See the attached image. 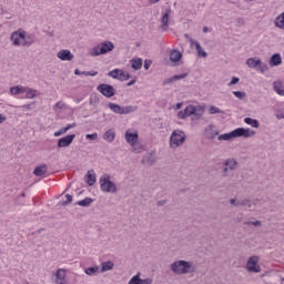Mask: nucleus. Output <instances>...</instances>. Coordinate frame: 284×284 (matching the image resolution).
I'll list each match as a JSON object with an SVG mask.
<instances>
[{
    "mask_svg": "<svg viewBox=\"0 0 284 284\" xmlns=\"http://www.w3.org/2000/svg\"><path fill=\"white\" fill-rule=\"evenodd\" d=\"M106 105L114 114H132V112H136L139 110V106L136 105L121 106L114 102H109Z\"/></svg>",
    "mask_w": 284,
    "mask_h": 284,
    "instance_id": "obj_4",
    "label": "nucleus"
},
{
    "mask_svg": "<svg viewBox=\"0 0 284 284\" xmlns=\"http://www.w3.org/2000/svg\"><path fill=\"white\" fill-rule=\"evenodd\" d=\"M102 138L106 143H112L116 139V132H114V129H110L103 133Z\"/></svg>",
    "mask_w": 284,
    "mask_h": 284,
    "instance_id": "obj_21",
    "label": "nucleus"
},
{
    "mask_svg": "<svg viewBox=\"0 0 284 284\" xmlns=\"http://www.w3.org/2000/svg\"><path fill=\"white\" fill-rule=\"evenodd\" d=\"M110 270H114V262L108 261V262H103L101 264V272L102 273L110 272Z\"/></svg>",
    "mask_w": 284,
    "mask_h": 284,
    "instance_id": "obj_31",
    "label": "nucleus"
},
{
    "mask_svg": "<svg viewBox=\"0 0 284 284\" xmlns=\"http://www.w3.org/2000/svg\"><path fill=\"white\" fill-rule=\"evenodd\" d=\"M234 97H236V99H245L247 97V93H245V91H234L233 92Z\"/></svg>",
    "mask_w": 284,
    "mask_h": 284,
    "instance_id": "obj_41",
    "label": "nucleus"
},
{
    "mask_svg": "<svg viewBox=\"0 0 284 284\" xmlns=\"http://www.w3.org/2000/svg\"><path fill=\"white\" fill-rule=\"evenodd\" d=\"M252 225H254L255 227H261V225H262V222L261 221H255V222H253L252 221Z\"/></svg>",
    "mask_w": 284,
    "mask_h": 284,
    "instance_id": "obj_58",
    "label": "nucleus"
},
{
    "mask_svg": "<svg viewBox=\"0 0 284 284\" xmlns=\"http://www.w3.org/2000/svg\"><path fill=\"white\" fill-rule=\"evenodd\" d=\"M243 222V215H237L235 217V223H242Z\"/></svg>",
    "mask_w": 284,
    "mask_h": 284,
    "instance_id": "obj_57",
    "label": "nucleus"
},
{
    "mask_svg": "<svg viewBox=\"0 0 284 284\" xmlns=\"http://www.w3.org/2000/svg\"><path fill=\"white\" fill-rule=\"evenodd\" d=\"M152 282H153L152 277H148L145 280L141 278V284H152Z\"/></svg>",
    "mask_w": 284,
    "mask_h": 284,
    "instance_id": "obj_51",
    "label": "nucleus"
},
{
    "mask_svg": "<svg viewBox=\"0 0 284 284\" xmlns=\"http://www.w3.org/2000/svg\"><path fill=\"white\" fill-rule=\"evenodd\" d=\"M194 47H195V50H196L199 57H203V59H205V57H207V52H205V50H203V47H201L200 42L195 41Z\"/></svg>",
    "mask_w": 284,
    "mask_h": 284,
    "instance_id": "obj_32",
    "label": "nucleus"
},
{
    "mask_svg": "<svg viewBox=\"0 0 284 284\" xmlns=\"http://www.w3.org/2000/svg\"><path fill=\"white\" fill-rule=\"evenodd\" d=\"M67 133H68V129L64 126V128L60 129L58 132H54L53 136H61Z\"/></svg>",
    "mask_w": 284,
    "mask_h": 284,
    "instance_id": "obj_43",
    "label": "nucleus"
},
{
    "mask_svg": "<svg viewBox=\"0 0 284 284\" xmlns=\"http://www.w3.org/2000/svg\"><path fill=\"white\" fill-rule=\"evenodd\" d=\"M134 83H136V79L131 80L126 85H128V88H130V87L134 85Z\"/></svg>",
    "mask_w": 284,
    "mask_h": 284,
    "instance_id": "obj_63",
    "label": "nucleus"
},
{
    "mask_svg": "<svg viewBox=\"0 0 284 284\" xmlns=\"http://www.w3.org/2000/svg\"><path fill=\"white\" fill-rule=\"evenodd\" d=\"M257 68L262 73L267 72V70H270V67H267V64L263 63L262 61H261V65H258Z\"/></svg>",
    "mask_w": 284,
    "mask_h": 284,
    "instance_id": "obj_46",
    "label": "nucleus"
},
{
    "mask_svg": "<svg viewBox=\"0 0 284 284\" xmlns=\"http://www.w3.org/2000/svg\"><path fill=\"white\" fill-rule=\"evenodd\" d=\"M131 68L133 70H141V68H143V59H141V58L132 59L131 60Z\"/></svg>",
    "mask_w": 284,
    "mask_h": 284,
    "instance_id": "obj_29",
    "label": "nucleus"
},
{
    "mask_svg": "<svg viewBox=\"0 0 284 284\" xmlns=\"http://www.w3.org/2000/svg\"><path fill=\"white\" fill-rule=\"evenodd\" d=\"M58 59L61 61H72L74 59V54L70 50H61L57 54Z\"/></svg>",
    "mask_w": 284,
    "mask_h": 284,
    "instance_id": "obj_15",
    "label": "nucleus"
},
{
    "mask_svg": "<svg viewBox=\"0 0 284 284\" xmlns=\"http://www.w3.org/2000/svg\"><path fill=\"white\" fill-rule=\"evenodd\" d=\"M126 143H130L134 148L135 143H139V133H132L130 130L125 132Z\"/></svg>",
    "mask_w": 284,
    "mask_h": 284,
    "instance_id": "obj_14",
    "label": "nucleus"
},
{
    "mask_svg": "<svg viewBox=\"0 0 284 284\" xmlns=\"http://www.w3.org/2000/svg\"><path fill=\"white\" fill-rule=\"evenodd\" d=\"M85 139H88V141H97V139H99V134L98 133L87 134Z\"/></svg>",
    "mask_w": 284,
    "mask_h": 284,
    "instance_id": "obj_44",
    "label": "nucleus"
},
{
    "mask_svg": "<svg viewBox=\"0 0 284 284\" xmlns=\"http://www.w3.org/2000/svg\"><path fill=\"white\" fill-rule=\"evenodd\" d=\"M97 103H99V98H97V95L94 100L92 98L90 99V105H97Z\"/></svg>",
    "mask_w": 284,
    "mask_h": 284,
    "instance_id": "obj_54",
    "label": "nucleus"
},
{
    "mask_svg": "<svg viewBox=\"0 0 284 284\" xmlns=\"http://www.w3.org/2000/svg\"><path fill=\"white\" fill-rule=\"evenodd\" d=\"M273 90L278 94V97H284V85L283 81H274L273 82Z\"/></svg>",
    "mask_w": 284,
    "mask_h": 284,
    "instance_id": "obj_22",
    "label": "nucleus"
},
{
    "mask_svg": "<svg viewBox=\"0 0 284 284\" xmlns=\"http://www.w3.org/2000/svg\"><path fill=\"white\" fill-rule=\"evenodd\" d=\"M204 134L206 139H210V141H214V139L219 136V130H216V126L214 124H210L207 128L204 129Z\"/></svg>",
    "mask_w": 284,
    "mask_h": 284,
    "instance_id": "obj_12",
    "label": "nucleus"
},
{
    "mask_svg": "<svg viewBox=\"0 0 284 284\" xmlns=\"http://www.w3.org/2000/svg\"><path fill=\"white\" fill-rule=\"evenodd\" d=\"M232 132H233V139H239L241 136L243 139H251V136H254V134H256V132H254L253 130L245 129V128H237Z\"/></svg>",
    "mask_w": 284,
    "mask_h": 284,
    "instance_id": "obj_8",
    "label": "nucleus"
},
{
    "mask_svg": "<svg viewBox=\"0 0 284 284\" xmlns=\"http://www.w3.org/2000/svg\"><path fill=\"white\" fill-rule=\"evenodd\" d=\"M34 43H37V38L31 34H26V31H24V38H22V47L30 48V45Z\"/></svg>",
    "mask_w": 284,
    "mask_h": 284,
    "instance_id": "obj_17",
    "label": "nucleus"
},
{
    "mask_svg": "<svg viewBox=\"0 0 284 284\" xmlns=\"http://www.w3.org/2000/svg\"><path fill=\"white\" fill-rule=\"evenodd\" d=\"M150 65H152V60L144 61V70H150Z\"/></svg>",
    "mask_w": 284,
    "mask_h": 284,
    "instance_id": "obj_50",
    "label": "nucleus"
},
{
    "mask_svg": "<svg viewBox=\"0 0 284 284\" xmlns=\"http://www.w3.org/2000/svg\"><path fill=\"white\" fill-rule=\"evenodd\" d=\"M7 116L6 115H3V114H0V124L1 123H4V121H7Z\"/></svg>",
    "mask_w": 284,
    "mask_h": 284,
    "instance_id": "obj_61",
    "label": "nucleus"
},
{
    "mask_svg": "<svg viewBox=\"0 0 284 284\" xmlns=\"http://www.w3.org/2000/svg\"><path fill=\"white\" fill-rule=\"evenodd\" d=\"M184 111L186 112V116H193L192 120L199 121L200 119L203 118L205 114V106L203 105H194V104H189Z\"/></svg>",
    "mask_w": 284,
    "mask_h": 284,
    "instance_id": "obj_5",
    "label": "nucleus"
},
{
    "mask_svg": "<svg viewBox=\"0 0 284 284\" xmlns=\"http://www.w3.org/2000/svg\"><path fill=\"white\" fill-rule=\"evenodd\" d=\"M28 99H37V90L34 89H27V95Z\"/></svg>",
    "mask_w": 284,
    "mask_h": 284,
    "instance_id": "obj_40",
    "label": "nucleus"
},
{
    "mask_svg": "<svg viewBox=\"0 0 284 284\" xmlns=\"http://www.w3.org/2000/svg\"><path fill=\"white\" fill-rule=\"evenodd\" d=\"M234 139V133L231 131L230 133H224L217 136V141H232Z\"/></svg>",
    "mask_w": 284,
    "mask_h": 284,
    "instance_id": "obj_33",
    "label": "nucleus"
},
{
    "mask_svg": "<svg viewBox=\"0 0 284 284\" xmlns=\"http://www.w3.org/2000/svg\"><path fill=\"white\" fill-rule=\"evenodd\" d=\"M108 77H111V79H121V70L114 69L108 73Z\"/></svg>",
    "mask_w": 284,
    "mask_h": 284,
    "instance_id": "obj_36",
    "label": "nucleus"
},
{
    "mask_svg": "<svg viewBox=\"0 0 284 284\" xmlns=\"http://www.w3.org/2000/svg\"><path fill=\"white\" fill-rule=\"evenodd\" d=\"M246 65H248L250 68L256 69V68H258V65H261V59H258V58H248L246 60Z\"/></svg>",
    "mask_w": 284,
    "mask_h": 284,
    "instance_id": "obj_26",
    "label": "nucleus"
},
{
    "mask_svg": "<svg viewBox=\"0 0 284 284\" xmlns=\"http://www.w3.org/2000/svg\"><path fill=\"white\" fill-rule=\"evenodd\" d=\"M283 63V58H281V53H274L270 59V65L272 68H276Z\"/></svg>",
    "mask_w": 284,
    "mask_h": 284,
    "instance_id": "obj_20",
    "label": "nucleus"
},
{
    "mask_svg": "<svg viewBox=\"0 0 284 284\" xmlns=\"http://www.w3.org/2000/svg\"><path fill=\"white\" fill-rule=\"evenodd\" d=\"M114 50L112 41H104L93 47L90 54L91 57H101V54H108Z\"/></svg>",
    "mask_w": 284,
    "mask_h": 284,
    "instance_id": "obj_3",
    "label": "nucleus"
},
{
    "mask_svg": "<svg viewBox=\"0 0 284 284\" xmlns=\"http://www.w3.org/2000/svg\"><path fill=\"white\" fill-rule=\"evenodd\" d=\"M180 59H183V53H181V51H179L176 49L171 50V52H170V61L172 63H178V61Z\"/></svg>",
    "mask_w": 284,
    "mask_h": 284,
    "instance_id": "obj_23",
    "label": "nucleus"
},
{
    "mask_svg": "<svg viewBox=\"0 0 284 284\" xmlns=\"http://www.w3.org/2000/svg\"><path fill=\"white\" fill-rule=\"evenodd\" d=\"M67 129V132L72 130V128H77V123H71V124H67V126H64Z\"/></svg>",
    "mask_w": 284,
    "mask_h": 284,
    "instance_id": "obj_55",
    "label": "nucleus"
},
{
    "mask_svg": "<svg viewBox=\"0 0 284 284\" xmlns=\"http://www.w3.org/2000/svg\"><path fill=\"white\" fill-rule=\"evenodd\" d=\"M185 132H183L182 130L173 131L170 138L171 148L176 149L180 145H183V143H185Z\"/></svg>",
    "mask_w": 284,
    "mask_h": 284,
    "instance_id": "obj_6",
    "label": "nucleus"
},
{
    "mask_svg": "<svg viewBox=\"0 0 284 284\" xmlns=\"http://www.w3.org/2000/svg\"><path fill=\"white\" fill-rule=\"evenodd\" d=\"M236 205H242V206L247 205L248 207H252V204H250V200H240L237 201Z\"/></svg>",
    "mask_w": 284,
    "mask_h": 284,
    "instance_id": "obj_45",
    "label": "nucleus"
},
{
    "mask_svg": "<svg viewBox=\"0 0 284 284\" xmlns=\"http://www.w3.org/2000/svg\"><path fill=\"white\" fill-rule=\"evenodd\" d=\"M246 267L248 272H254L255 274H258V272H261V266L258 265V256H251L247 260Z\"/></svg>",
    "mask_w": 284,
    "mask_h": 284,
    "instance_id": "obj_9",
    "label": "nucleus"
},
{
    "mask_svg": "<svg viewBox=\"0 0 284 284\" xmlns=\"http://www.w3.org/2000/svg\"><path fill=\"white\" fill-rule=\"evenodd\" d=\"M156 155L154 154V152H150L143 155L142 158V165H149L152 166L154 165V163H156Z\"/></svg>",
    "mask_w": 284,
    "mask_h": 284,
    "instance_id": "obj_13",
    "label": "nucleus"
},
{
    "mask_svg": "<svg viewBox=\"0 0 284 284\" xmlns=\"http://www.w3.org/2000/svg\"><path fill=\"white\" fill-rule=\"evenodd\" d=\"M275 116L278 121H281V119H284V113H277Z\"/></svg>",
    "mask_w": 284,
    "mask_h": 284,
    "instance_id": "obj_62",
    "label": "nucleus"
},
{
    "mask_svg": "<svg viewBox=\"0 0 284 284\" xmlns=\"http://www.w3.org/2000/svg\"><path fill=\"white\" fill-rule=\"evenodd\" d=\"M239 26H245V20L243 18L237 19Z\"/></svg>",
    "mask_w": 284,
    "mask_h": 284,
    "instance_id": "obj_59",
    "label": "nucleus"
},
{
    "mask_svg": "<svg viewBox=\"0 0 284 284\" xmlns=\"http://www.w3.org/2000/svg\"><path fill=\"white\" fill-rule=\"evenodd\" d=\"M99 74L98 71H88L87 77H97Z\"/></svg>",
    "mask_w": 284,
    "mask_h": 284,
    "instance_id": "obj_56",
    "label": "nucleus"
},
{
    "mask_svg": "<svg viewBox=\"0 0 284 284\" xmlns=\"http://www.w3.org/2000/svg\"><path fill=\"white\" fill-rule=\"evenodd\" d=\"M94 203L92 197H85L84 200L78 201L75 205H80V207H90Z\"/></svg>",
    "mask_w": 284,
    "mask_h": 284,
    "instance_id": "obj_30",
    "label": "nucleus"
},
{
    "mask_svg": "<svg viewBox=\"0 0 284 284\" xmlns=\"http://www.w3.org/2000/svg\"><path fill=\"white\" fill-rule=\"evenodd\" d=\"M55 284H65V268H58L55 272Z\"/></svg>",
    "mask_w": 284,
    "mask_h": 284,
    "instance_id": "obj_19",
    "label": "nucleus"
},
{
    "mask_svg": "<svg viewBox=\"0 0 284 284\" xmlns=\"http://www.w3.org/2000/svg\"><path fill=\"white\" fill-rule=\"evenodd\" d=\"M74 139H77L75 134H69L58 140V148H70L72 145Z\"/></svg>",
    "mask_w": 284,
    "mask_h": 284,
    "instance_id": "obj_10",
    "label": "nucleus"
},
{
    "mask_svg": "<svg viewBox=\"0 0 284 284\" xmlns=\"http://www.w3.org/2000/svg\"><path fill=\"white\" fill-rule=\"evenodd\" d=\"M236 165H239V163L234 159H229L224 162V168H227L230 172L236 170Z\"/></svg>",
    "mask_w": 284,
    "mask_h": 284,
    "instance_id": "obj_28",
    "label": "nucleus"
},
{
    "mask_svg": "<svg viewBox=\"0 0 284 284\" xmlns=\"http://www.w3.org/2000/svg\"><path fill=\"white\" fill-rule=\"evenodd\" d=\"M22 110H27L28 112H30V110H34V108H37V103L36 102H31L29 104H24L21 106Z\"/></svg>",
    "mask_w": 284,
    "mask_h": 284,
    "instance_id": "obj_42",
    "label": "nucleus"
},
{
    "mask_svg": "<svg viewBox=\"0 0 284 284\" xmlns=\"http://www.w3.org/2000/svg\"><path fill=\"white\" fill-rule=\"evenodd\" d=\"M132 75H130V73L120 70V78L119 81H129V79H131Z\"/></svg>",
    "mask_w": 284,
    "mask_h": 284,
    "instance_id": "obj_39",
    "label": "nucleus"
},
{
    "mask_svg": "<svg viewBox=\"0 0 284 284\" xmlns=\"http://www.w3.org/2000/svg\"><path fill=\"white\" fill-rule=\"evenodd\" d=\"M170 14H172V9L168 8L165 9V12L164 14L162 16V19H161V28L163 30H168V26L170 23Z\"/></svg>",
    "mask_w": 284,
    "mask_h": 284,
    "instance_id": "obj_16",
    "label": "nucleus"
},
{
    "mask_svg": "<svg viewBox=\"0 0 284 284\" xmlns=\"http://www.w3.org/2000/svg\"><path fill=\"white\" fill-rule=\"evenodd\" d=\"M87 184L92 186L94 183H97V173H94V170H89L87 173Z\"/></svg>",
    "mask_w": 284,
    "mask_h": 284,
    "instance_id": "obj_24",
    "label": "nucleus"
},
{
    "mask_svg": "<svg viewBox=\"0 0 284 284\" xmlns=\"http://www.w3.org/2000/svg\"><path fill=\"white\" fill-rule=\"evenodd\" d=\"M84 272L88 276H97L99 274V266L88 267Z\"/></svg>",
    "mask_w": 284,
    "mask_h": 284,
    "instance_id": "obj_34",
    "label": "nucleus"
},
{
    "mask_svg": "<svg viewBox=\"0 0 284 284\" xmlns=\"http://www.w3.org/2000/svg\"><path fill=\"white\" fill-rule=\"evenodd\" d=\"M98 92L105 97L106 99H112L116 94V89L112 84L101 83L97 87Z\"/></svg>",
    "mask_w": 284,
    "mask_h": 284,
    "instance_id": "obj_7",
    "label": "nucleus"
},
{
    "mask_svg": "<svg viewBox=\"0 0 284 284\" xmlns=\"http://www.w3.org/2000/svg\"><path fill=\"white\" fill-rule=\"evenodd\" d=\"M26 92H27V88L22 87V85H17V87H11L10 88V93L11 94L19 95V94H23Z\"/></svg>",
    "mask_w": 284,
    "mask_h": 284,
    "instance_id": "obj_27",
    "label": "nucleus"
},
{
    "mask_svg": "<svg viewBox=\"0 0 284 284\" xmlns=\"http://www.w3.org/2000/svg\"><path fill=\"white\" fill-rule=\"evenodd\" d=\"M182 79H187V73H182L179 75H173L163 81V85H170V83H176V81H181Z\"/></svg>",
    "mask_w": 284,
    "mask_h": 284,
    "instance_id": "obj_18",
    "label": "nucleus"
},
{
    "mask_svg": "<svg viewBox=\"0 0 284 284\" xmlns=\"http://www.w3.org/2000/svg\"><path fill=\"white\" fill-rule=\"evenodd\" d=\"M65 197H67V201H64L62 205H70V203H72V195L67 194Z\"/></svg>",
    "mask_w": 284,
    "mask_h": 284,
    "instance_id": "obj_48",
    "label": "nucleus"
},
{
    "mask_svg": "<svg viewBox=\"0 0 284 284\" xmlns=\"http://www.w3.org/2000/svg\"><path fill=\"white\" fill-rule=\"evenodd\" d=\"M165 203H168V201H165V200H160V201L156 202V206H158V207H163V205H165Z\"/></svg>",
    "mask_w": 284,
    "mask_h": 284,
    "instance_id": "obj_53",
    "label": "nucleus"
},
{
    "mask_svg": "<svg viewBox=\"0 0 284 284\" xmlns=\"http://www.w3.org/2000/svg\"><path fill=\"white\" fill-rule=\"evenodd\" d=\"M239 81H241V79H239L237 77H233L232 80L229 82V87L231 88L232 85H236Z\"/></svg>",
    "mask_w": 284,
    "mask_h": 284,
    "instance_id": "obj_47",
    "label": "nucleus"
},
{
    "mask_svg": "<svg viewBox=\"0 0 284 284\" xmlns=\"http://www.w3.org/2000/svg\"><path fill=\"white\" fill-rule=\"evenodd\" d=\"M244 123H246V125H252V128H258V120L256 119L245 118Z\"/></svg>",
    "mask_w": 284,
    "mask_h": 284,
    "instance_id": "obj_35",
    "label": "nucleus"
},
{
    "mask_svg": "<svg viewBox=\"0 0 284 284\" xmlns=\"http://www.w3.org/2000/svg\"><path fill=\"white\" fill-rule=\"evenodd\" d=\"M230 203H231V205H235V206H239V201H236V199H231L230 200Z\"/></svg>",
    "mask_w": 284,
    "mask_h": 284,
    "instance_id": "obj_60",
    "label": "nucleus"
},
{
    "mask_svg": "<svg viewBox=\"0 0 284 284\" xmlns=\"http://www.w3.org/2000/svg\"><path fill=\"white\" fill-rule=\"evenodd\" d=\"M34 176H45L48 174V165L43 164L40 166H37L33 171Z\"/></svg>",
    "mask_w": 284,
    "mask_h": 284,
    "instance_id": "obj_25",
    "label": "nucleus"
},
{
    "mask_svg": "<svg viewBox=\"0 0 284 284\" xmlns=\"http://www.w3.org/2000/svg\"><path fill=\"white\" fill-rule=\"evenodd\" d=\"M209 114H225V112L220 110L219 106L211 105L209 108Z\"/></svg>",
    "mask_w": 284,
    "mask_h": 284,
    "instance_id": "obj_37",
    "label": "nucleus"
},
{
    "mask_svg": "<svg viewBox=\"0 0 284 284\" xmlns=\"http://www.w3.org/2000/svg\"><path fill=\"white\" fill-rule=\"evenodd\" d=\"M179 119H187V113L185 112V109L183 111L178 112Z\"/></svg>",
    "mask_w": 284,
    "mask_h": 284,
    "instance_id": "obj_49",
    "label": "nucleus"
},
{
    "mask_svg": "<svg viewBox=\"0 0 284 284\" xmlns=\"http://www.w3.org/2000/svg\"><path fill=\"white\" fill-rule=\"evenodd\" d=\"M223 172H224V176H227V173L230 172L229 168L224 166Z\"/></svg>",
    "mask_w": 284,
    "mask_h": 284,
    "instance_id": "obj_64",
    "label": "nucleus"
},
{
    "mask_svg": "<svg viewBox=\"0 0 284 284\" xmlns=\"http://www.w3.org/2000/svg\"><path fill=\"white\" fill-rule=\"evenodd\" d=\"M171 271H173L174 274H190L191 272H194V268H192V263L187 262L185 260L175 261L171 264Z\"/></svg>",
    "mask_w": 284,
    "mask_h": 284,
    "instance_id": "obj_1",
    "label": "nucleus"
},
{
    "mask_svg": "<svg viewBox=\"0 0 284 284\" xmlns=\"http://www.w3.org/2000/svg\"><path fill=\"white\" fill-rule=\"evenodd\" d=\"M24 39V31L20 32V31H14L13 33H11L10 36V41L12 42L13 45L19 47L22 45V42Z\"/></svg>",
    "mask_w": 284,
    "mask_h": 284,
    "instance_id": "obj_11",
    "label": "nucleus"
},
{
    "mask_svg": "<svg viewBox=\"0 0 284 284\" xmlns=\"http://www.w3.org/2000/svg\"><path fill=\"white\" fill-rule=\"evenodd\" d=\"M128 284H141V273H136V275L131 277Z\"/></svg>",
    "mask_w": 284,
    "mask_h": 284,
    "instance_id": "obj_38",
    "label": "nucleus"
},
{
    "mask_svg": "<svg viewBox=\"0 0 284 284\" xmlns=\"http://www.w3.org/2000/svg\"><path fill=\"white\" fill-rule=\"evenodd\" d=\"M110 174L104 173L100 180V190L101 192H106L108 194H116V184H114V182H112Z\"/></svg>",
    "mask_w": 284,
    "mask_h": 284,
    "instance_id": "obj_2",
    "label": "nucleus"
},
{
    "mask_svg": "<svg viewBox=\"0 0 284 284\" xmlns=\"http://www.w3.org/2000/svg\"><path fill=\"white\" fill-rule=\"evenodd\" d=\"M64 105H65V104H64L63 102L59 101V102L54 105V108H58V110H63Z\"/></svg>",
    "mask_w": 284,
    "mask_h": 284,
    "instance_id": "obj_52",
    "label": "nucleus"
}]
</instances>
